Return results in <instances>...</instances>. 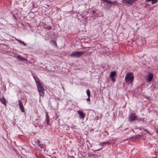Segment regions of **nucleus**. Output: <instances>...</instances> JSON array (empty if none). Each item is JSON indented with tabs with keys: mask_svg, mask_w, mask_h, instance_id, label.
Returning <instances> with one entry per match:
<instances>
[{
	"mask_svg": "<svg viewBox=\"0 0 158 158\" xmlns=\"http://www.w3.org/2000/svg\"><path fill=\"white\" fill-rule=\"evenodd\" d=\"M34 77L37 86L39 93L40 96L43 97L44 94L43 86L37 77Z\"/></svg>",
	"mask_w": 158,
	"mask_h": 158,
	"instance_id": "f257e3e1",
	"label": "nucleus"
},
{
	"mask_svg": "<svg viewBox=\"0 0 158 158\" xmlns=\"http://www.w3.org/2000/svg\"><path fill=\"white\" fill-rule=\"evenodd\" d=\"M134 77L133 73L129 72L127 73L125 77V81L127 83H131L134 80Z\"/></svg>",
	"mask_w": 158,
	"mask_h": 158,
	"instance_id": "f03ea898",
	"label": "nucleus"
},
{
	"mask_svg": "<svg viewBox=\"0 0 158 158\" xmlns=\"http://www.w3.org/2000/svg\"><path fill=\"white\" fill-rule=\"evenodd\" d=\"M85 53V52L82 51H76L73 52L70 56L72 57L78 58L83 55Z\"/></svg>",
	"mask_w": 158,
	"mask_h": 158,
	"instance_id": "7ed1b4c3",
	"label": "nucleus"
},
{
	"mask_svg": "<svg viewBox=\"0 0 158 158\" xmlns=\"http://www.w3.org/2000/svg\"><path fill=\"white\" fill-rule=\"evenodd\" d=\"M138 0H122V3L125 5L130 6L135 3Z\"/></svg>",
	"mask_w": 158,
	"mask_h": 158,
	"instance_id": "20e7f679",
	"label": "nucleus"
},
{
	"mask_svg": "<svg viewBox=\"0 0 158 158\" xmlns=\"http://www.w3.org/2000/svg\"><path fill=\"white\" fill-rule=\"evenodd\" d=\"M137 117L138 116L135 113H131L129 115V120L130 121L132 122L136 120L137 119Z\"/></svg>",
	"mask_w": 158,
	"mask_h": 158,
	"instance_id": "39448f33",
	"label": "nucleus"
},
{
	"mask_svg": "<svg viewBox=\"0 0 158 158\" xmlns=\"http://www.w3.org/2000/svg\"><path fill=\"white\" fill-rule=\"evenodd\" d=\"M153 78V75L152 73H149L148 75L146 80L148 82H151Z\"/></svg>",
	"mask_w": 158,
	"mask_h": 158,
	"instance_id": "423d86ee",
	"label": "nucleus"
},
{
	"mask_svg": "<svg viewBox=\"0 0 158 158\" xmlns=\"http://www.w3.org/2000/svg\"><path fill=\"white\" fill-rule=\"evenodd\" d=\"M77 112L79 115V118L81 119H84L85 117V114L83 112L82 110H79L77 111Z\"/></svg>",
	"mask_w": 158,
	"mask_h": 158,
	"instance_id": "0eeeda50",
	"label": "nucleus"
},
{
	"mask_svg": "<svg viewBox=\"0 0 158 158\" xmlns=\"http://www.w3.org/2000/svg\"><path fill=\"white\" fill-rule=\"evenodd\" d=\"M19 106L22 112H24V107L21 101L20 100H19Z\"/></svg>",
	"mask_w": 158,
	"mask_h": 158,
	"instance_id": "6e6552de",
	"label": "nucleus"
},
{
	"mask_svg": "<svg viewBox=\"0 0 158 158\" xmlns=\"http://www.w3.org/2000/svg\"><path fill=\"white\" fill-rule=\"evenodd\" d=\"M46 119L47 124L48 125L49 124L50 118L47 112L46 113Z\"/></svg>",
	"mask_w": 158,
	"mask_h": 158,
	"instance_id": "1a4fd4ad",
	"label": "nucleus"
},
{
	"mask_svg": "<svg viewBox=\"0 0 158 158\" xmlns=\"http://www.w3.org/2000/svg\"><path fill=\"white\" fill-rule=\"evenodd\" d=\"M0 101L3 104L6 105V100L5 98H0Z\"/></svg>",
	"mask_w": 158,
	"mask_h": 158,
	"instance_id": "9d476101",
	"label": "nucleus"
},
{
	"mask_svg": "<svg viewBox=\"0 0 158 158\" xmlns=\"http://www.w3.org/2000/svg\"><path fill=\"white\" fill-rule=\"evenodd\" d=\"M15 40L17 41L18 42H19L20 44H22L24 46H26L27 45V44L25 43L23 41L18 39H17L16 38H15Z\"/></svg>",
	"mask_w": 158,
	"mask_h": 158,
	"instance_id": "9b49d317",
	"label": "nucleus"
},
{
	"mask_svg": "<svg viewBox=\"0 0 158 158\" xmlns=\"http://www.w3.org/2000/svg\"><path fill=\"white\" fill-rule=\"evenodd\" d=\"M147 2H149L152 1V3L153 4L157 3L158 0H146Z\"/></svg>",
	"mask_w": 158,
	"mask_h": 158,
	"instance_id": "f8f14e48",
	"label": "nucleus"
},
{
	"mask_svg": "<svg viewBox=\"0 0 158 158\" xmlns=\"http://www.w3.org/2000/svg\"><path fill=\"white\" fill-rule=\"evenodd\" d=\"M116 74V73L115 71H113L111 72L110 77H114Z\"/></svg>",
	"mask_w": 158,
	"mask_h": 158,
	"instance_id": "ddd939ff",
	"label": "nucleus"
},
{
	"mask_svg": "<svg viewBox=\"0 0 158 158\" xmlns=\"http://www.w3.org/2000/svg\"><path fill=\"white\" fill-rule=\"evenodd\" d=\"M110 144V142H103V143H100L99 144V145L103 146L105 144H106V145H109Z\"/></svg>",
	"mask_w": 158,
	"mask_h": 158,
	"instance_id": "4468645a",
	"label": "nucleus"
},
{
	"mask_svg": "<svg viewBox=\"0 0 158 158\" xmlns=\"http://www.w3.org/2000/svg\"><path fill=\"white\" fill-rule=\"evenodd\" d=\"M40 141L39 140H37L36 143H38V146L41 148H44V145L43 144L40 143Z\"/></svg>",
	"mask_w": 158,
	"mask_h": 158,
	"instance_id": "2eb2a0df",
	"label": "nucleus"
},
{
	"mask_svg": "<svg viewBox=\"0 0 158 158\" xmlns=\"http://www.w3.org/2000/svg\"><path fill=\"white\" fill-rule=\"evenodd\" d=\"M17 58L19 60H25V59L24 57L21 56L20 55H19L17 56Z\"/></svg>",
	"mask_w": 158,
	"mask_h": 158,
	"instance_id": "dca6fc26",
	"label": "nucleus"
},
{
	"mask_svg": "<svg viewBox=\"0 0 158 158\" xmlns=\"http://www.w3.org/2000/svg\"><path fill=\"white\" fill-rule=\"evenodd\" d=\"M118 3L117 0H115L113 2H112L110 1L109 2V4H113V5L116 4Z\"/></svg>",
	"mask_w": 158,
	"mask_h": 158,
	"instance_id": "f3484780",
	"label": "nucleus"
},
{
	"mask_svg": "<svg viewBox=\"0 0 158 158\" xmlns=\"http://www.w3.org/2000/svg\"><path fill=\"white\" fill-rule=\"evenodd\" d=\"M86 93L88 97H90V92L89 89H87L86 90Z\"/></svg>",
	"mask_w": 158,
	"mask_h": 158,
	"instance_id": "a211bd4d",
	"label": "nucleus"
},
{
	"mask_svg": "<svg viewBox=\"0 0 158 158\" xmlns=\"http://www.w3.org/2000/svg\"><path fill=\"white\" fill-rule=\"evenodd\" d=\"M144 119V118H138V117H137V119H136L138 121H143V120Z\"/></svg>",
	"mask_w": 158,
	"mask_h": 158,
	"instance_id": "6ab92c4d",
	"label": "nucleus"
},
{
	"mask_svg": "<svg viewBox=\"0 0 158 158\" xmlns=\"http://www.w3.org/2000/svg\"><path fill=\"white\" fill-rule=\"evenodd\" d=\"M110 78H111V80L113 82H115V79L114 78V77H110Z\"/></svg>",
	"mask_w": 158,
	"mask_h": 158,
	"instance_id": "aec40b11",
	"label": "nucleus"
},
{
	"mask_svg": "<svg viewBox=\"0 0 158 158\" xmlns=\"http://www.w3.org/2000/svg\"><path fill=\"white\" fill-rule=\"evenodd\" d=\"M103 2H106L108 3H109V2L110 1H108V0H102Z\"/></svg>",
	"mask_w": 158,
	"mask_h": 158,
	"instance_id": "412c9836",
	"label": "nucleus"
},
{
	"mask_svg": "<svg viewBox=\"0 0 158 158\" xmlns=\"http://www.w3.org/2000/svg\"><path fill=\"white\" fill-rule=\"evenodd\" d=\"M90 97H88V98L87 99V100L88 101H90Z\"/></svg>",
	"mask_w": 158,
	"mask_h": 158,
	"instance_id": "4be33fe9",
	"label": "nucleus"
},
{
	"mask_svg": "<svg viewBox=\"0 0 158 158\" xmlns=\"http://www.w3.org/2000/svg\"><path fill=\"white\" fill-rule=\"evenodd\" d=\"M102 148H103L102 147V148H101L100 149H97V150L96 151H100V150H102Z\"/></svg>",
	"mask_w": 158,
	"mask_h": 158,
	"instance_id": "5701e85b",
	"label": "nucleus"
},
{
	"mask_svg": "<svg viewBox=\"0 0 158 158\" xmlns=\"http://www.w3.org/2000/svg\"><path fill=\"white\" fill-rule=\"evenodd\" d=\"M147 129H146V130H145V131H147Z\"/></svg>",
	"mask_w": 158,
	"mask_h": 158,
	"instance_id": "b1692460",
	"label": "nucleus"
}]
</instances>
